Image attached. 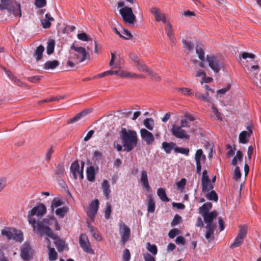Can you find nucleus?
Wrapping results in <instances>:
<instances>
[{
  "label": "nucleus",
  "instance_id": "21",
  "mask_svg": "<svg viewBox=\"0 0 261 261\" xmlns=\"http://www.w3.org/2000/svg\"><path fill=\"white\" fill-rule=\"evenodd\" d=\"M195 160L196 163L200 164H204L206 161V156L203 153L201 149H198L195 155Z\"/></svg>",
  "mask_w": 261,
  "mask_h": 261
},
{
  "label": "nucleus",
  "instance_id": "9",
  "mask_svg": "<svg viewBox=\"0 0 261 261\" xmlns=\"http://www.w3.org/2000/svg\"><path fill=\"white\" fill-rule=\"evenodd\" d=\"M171 132L172 135L177 138L188 139L190 138V135L183 129L182 127L176 124L172 125Z\"/></svg>",
  "mask_w": 261,
  "mask_h": 261
},
{
  "label": "nucleus",
  "instance_id": "39",
  "mask_svg": "<svg viewBox=\"0 0 261 261\" xmlns=\"http://www.w3.org/2000/svg\"><path fill=\"white\" fill-rule=\"evenodd\" d=\"M48 258L51 261H54L58 258V253L54 248L48 249Z\"/></svg>",
  "mask_w": 261,
  "mask_h": 261
},
{
  "label": "nucleus",
  "instance_id": "13",
  "mask_svg": "<svg viewBox=\"0 0 261 261\" xmlns=\"http://www.w3.org/2000/svg\"><path fill=\"white\" fill-rule=\"evenodd\" d=\"M99 201L98 199H95L91 201L89 204V210L87 212L88 216L91 221H93L96 214L98 210Z\"/></svg>",
  "mask_w": 261,
  "mask_h": 261
},
{
  "label": "nucleus",
  "instance_id": "35",
  "mask_svg": "<svg viewBox=\"0 0 261 261\" xmlns=\"http://www.w3.org/2000/svg\"><path fill=\"white\" fill-rule=\"evenodd\" d=\"M143 124L149 130H152L153 128L154 121L151 118H146L143 121Z\"/></svg>",
  "mask_w": 261,
  "mask_h": 261
},
{
  "label": "nucleus",
  "instance_id": "31",
  "mask_svg": "<svg viewBox=\"0 0 261 261\" xmlns=\"http://www.w3.org/2000/svg\"><path fill=\"white\" fill-rule=\"evenodd\" d=\"M147 211L148 213H152L155 211V202L153 198L150 196L148 197Z\"/></svg>",
  "mask_w": 261,
  "mask_h": 261
},
{
  "label": "nucleus",
  "instance_id": "2",
  "mask_svg": "<svg viewBox=\"0 0 261 261\" xmlns=\"http://www.w3.org/2000/svg\"><path fill=\"white\" fill-rule=\"evenodd\" d=\"M120 135L124 147V151L129 152L137 146L138 138L136 131L123 128Z\"/></svg>",
  "mask_w": 261,
  "mask_h": 261
},
{
  "label": "nucleus",
  "instance_id": "56",
  "mask_svg": "<svg viewBox=\"0 0 261 261\" xmlns=\"http://www.w3.org/2000/svg\"><path fill=\"white\" fill-rule=\"evenodd\" d=\"M241 177V173L239 166H237L234 172L233 178L237 180Z\"/></svg>",
  "mask_w": 261,
  "mask_h": 261
},
{
  "label": "nucleus",
  "instance_id": "25",
  "mask_svg": "<svg viewBox=\"0 0 261 261\" xmlns=\"http://www.w3.org/2000/svg\"><path fill=\"white\" fill-rule=\"evenodd\" d=\"M87 178L91 182H93L95 178V172L93 166H91L87 168Z\"/></svg>",
  "mask_w": 261,
  "mask_h": 261
},
{
  "label": "nucleus",
  "instance_id": "29",
  "mask_svg": "<svg viewBox=\"0 0 261 261\" xmlns=\"http://www.w3.org/2000/svg\"><path fill=\"white\" fill-rule=\"evenodd\" d=\"M59 65V62L57 60L47 61L44 64L43 68L45 69H54Z\"/></svg>",
  "mask_w": 261,
  "mask_h": 261
},
{
  "label": "nucleus",
  "instance_id": "41",
  "mask_svg": "<svg viewBox=\"0 0 261 261\" xmlns=\"http://www.w3.org/2000/svg\"><path fill=\"white\" fill-rule=\"evenodd\" d=\"M147 249L151 252L153 255H155L158 252L157 247L154 244H151L150 243L146 244Z\"/></svg>",
  "mask_w": 261,
  "mask_h": 261
},
{
  "label": "nucleus",
  "instance_id": "50",
  "mask_svg": "<svg viewBox=\"0 0 261 261\" xmlns=\"http://www.w3.org/2000/svg\"><path fill=\"white\" fill-rule=\"evenodd\" d=\"M178 90L185 95H192L193 94L191 90L187 88H178Z\"/></svg>",
  "mask_w": 261,
  "mask_h": 261
},
{
  "label": "nucleus",
  "instance_id": "17",
  "mask_svg": "<svg viewBox=\"0 0 261 261\" xmlns=\"http://www.w3.org/2000/svg\"><path fill=\"white\" fill-rule=\"evenodd\" d=\"M31 247L29 244L25 243L21 249L20 256L24 261H29L31 259L30 253Z\"/></svg>",
  "mask_w": 261,
  "mask_h": 261
},
{
  "label": "nucleus",
  "instance_id": "24",
  "mask_svg": "<svg viewBox=\"0 0 261 261\" xmlns=\"http://www.w3.org/2000/svg\"><path fill=\"white\" fill-rule=\"evenodd\" d=\"M216 227L214 224H206L205 226V238L209 239L214 238V232Z\"/></svg>",
  "mask_w": 261,
  "mask_h": 261
},
{
  "label": "nucleus",
  "instance_id": "44",
  "mask_svg": "<svg viewBox=\"0 0 261 261\" xmlns=\"http://www.w3.org/2000/svg\"><path fill=\"white\" fill-rule=\"evenodd\" d=\"M90 229V232L92 236L98 241L101 240V237L99 233L96 232L94 228L90 225L88 226Z\"/></svg>",
  "mask_w": 261,
  "mask_h": 261
},
{
  "label": "nucleus",
  "instance_id": "33",
  "mask_svg": "<svg viewBox=\"0 0 261 261\" xmlns=\"http://www.w3.org/2000/svg\"><path fill=\"white\" fill-rule=\"evenodd\" d=\"M202 191L203 192H208L213 190L214 186L211 181L201 182Z\"/></svg>",
  "mask_w": 261,
  "mask_h": 261
},
{
  "label": "nucleus",
  "instance_id": "12",
  "mask_svg": "<svg viewBox=\"0 0 261 261\" xmlns=\"http://www.w3.org/2000/svg\"><path fill=\"white\" fill-rule=\"evenodd\" d=\"M206 60L208 63L210 68L214 70V72L218 73L221 69V65L219 62L218 58L214 56H206Z\"/></svg>",
  "mask_w": 261,
  "mask_h": 261
},
{
  "label": "nucleus",
  "instance_id": "60",
  "mask_svg": "<svg viewBox=\"0 0 261 261\" xmlns=\"http://www.w3.org/2000/svg\"><path fill=\"white\" fill-rule=\"evenodd\" d=\"M179 232V231L176 229L174 228L171 229L168 233V236L171 239H173L178 234Z\"/></svg>",
  "mask_w": 261,
  "mask_h": 261
},
{
  "label": "nucleus",
  "instance_id": "26",
  "mask_svg": "<svg viewBox=\"0 0 261 261\" xmlns=\"http://www.w3.org/2000/svg\"><path fill=\"white\" fill-rule=\"evenodd\" d=\"M162 146L166 153L169 154L171 153L172 149L174 150V148H175L176 145L175 143L172 142L170 143L163 142L162 143Z\"/></svg>",
  "mask_w": 261,
  "mask_h": 261
},
{
  "label": "nucleus",
  "instance_id": "32",
  "mask_svg": "<svg viewBox=\"0 0 261 261\" xmlns=\"http://www.w3.org/2000/svg\"><path fill=\"white\" fill-rule=\"evenodd\" d=\"M157 194L158 196L162 200V201L164 202H168L169 201V199L167 196L164 189L162 188L158 189Z\"/></svg>",
  "mask_w": 261,
  "mask_h": 261
},
{
  "label": "nucleus",
  "instance_id": "55",
  "mask_svg": "<svg viewBox=\"0 0 261 261\" xmlns=\"http://www.w3.org/2000/svg\"><path fill=\"white\" fill-rule=\"evenodd\" d=\"M112 212V207L110 204H107L106 209L105 212V218L107 219H109Z\"/></svg>",
  "mask_w": 261,
  "mask_h": 261
},
{
  "label": "nucleus",
  "instance_id": "46",
  "mask_svg": "<svg viewBox=\"0 0 261 261\" xmlns=\"http://www.w3.org/2000/svg\"><path fill=\"white\" fill-rule=\"evenodd\" d=\"M77 37L79 40L83 41H88L91 40V38L88 36L86 33L84 32L78 34Z\"/></svg>",
  "mask_w": 261,
  "mask_h": 261
},
{
  "label": "nucleus",
  "instance_id": "5",
  "mask_svg": "<svg viewBox=\"0 0 261 261\" xmlns=\"http://www.w3.org/2000/svg\"><path fill=\"white\" fill-rule=\"evenodd\" d=\"M71 49L74 50L75 53H70V58L76 64L81 63L86 59L87 55L88 52L86 51V49L83 47H76L73 43L70 47Z\"/></svg>",
  "mask_w": 261,
  "mask_h": 261
},
{
  "label": "nucleus",
  "instance_id": "59",
  "mask_svg": "<svg viewBox=\"0 0 261 261\" xmlns=\"http://www.w3.org/2000/svg\"><path fill=\"white\" fill-rule=\"evenodd\" d=\"M208 95V93H206V96L204 95L203 94H202V93H201L200 92H196L195 93V96L197 97H198L199 98H201V99H202L205 101H210V98L207 97Z\"/></svg>",
  "mask_w": 261,
  "mask_h": 261
},
{
  "label": "nucleus",
  "instance_id": "52",
  "mask_svg": "<svg viewBox=\"0 0 261 261\" xmlns=\"http://www.w3.org/2000/svg\"><path fill=\"white\" fill-rule=\"evenodd\" d=\"M129 57L131 59V60L134 62V64H138V62L140 61V59L138 58V56L134 53H130L129 54Z\"/></svg>",
  "mask_w": 261,
  "mask_h": 261
},
{
  "label": "nucleus",
  "instance_id": "20",
  "mask_svg": "<svg viewBox=\"0 0 261 261\" xmlns=\"http://www.w3.org/2000/svg\"><path fill=\"white\" fill-rule=\"evenodd\" d=\"M140 181L144 188H145L147 191H149L150 190V188L148 182L147 172L145 170H143L141 172Z\"/></svg>",
  "mask_w": 261,
  "mask_h": 261
},
{
  "label": "nucleus",
  "instance_id": "64",
  "mask_svg": "<svg viewBox=\"0 0 261 261\" xmlns=\"http://www.w3.org/2000/svg\"><path fill=\"white\" fill-rule=\"evenodd\" d=\"M143 255L145 261H155V258L148 253H144Z\"/></svg>",
  "mask_w": 261,
  "mask_h": 261
},
{
  "label": "nucleus",
  "instance_id": "45",
  "mask_svg": "<svg viewBox=\"0 0 261 261\" xmlns=\"http://www.w3.org/2000/svg\"><path fill=\"white\" fill-rule=\"evenodd\" d=\"M187 182V179L182 178L179 181L176 183L177 188L180 191L182 192Z\"/></svg>",
  "mask_w": 261,
  "mask_h": 261
},
{
  "label": "nucleus",
  "instance_id": "38",
  "mask_svg": "<svg viewBox=\"0 0 261 261\" xmlns=\"http://www.w3.org/2000/svg\"><path fill=\"white\" fill-rule=\"evenodd\" d=\"M63 202L62 199L55 198H54L51 205V208L52 209V211H53L54 210V208L56 207H57L58 206H60L62 205H63Z\"/></svg>",
  "mask_w": 261,
  "mask_h": 261
},
{
  "label": "nucleus",
  "instance_id": "63",
  "mask_svg": "<svg viewBox=\"0 0 261 261\" xmlns=\"http://www.w3.org/2000/svg\"><path fill=\"white\" fill-rule=\"evenodd\" d=\"M82 118L81 114L80 113H78L76 114L74 117H73L72 118L69 119L67 121L68 124H71L73 123L78 120H79Z\"/></svg>",
  "mask_w": 261,
  "mask_h": 261
},
{
  "label": "nucleus",
  "instance_id": "47",
  "mask_svg": "<svg viewBox=\"0 0 261 261\" xmlns=\"http://www.w3.org/2000/svg\"><path fill=\"white\" fill-rule=\"evenodd\" d=\"M174 151L188 155L189 153V149L188 148L176 146L175 148H174Z\"/></svg>",
  "mask_w": 261,
  "mask_h": 261
},
{
  "label": "nucleus",
  "instance_id": "62",
  "mask_svg": "<svg viewBox=\"0 0 261 261\" xmlns=\"http://www.w3.org/2000/svg\"><path fill=\"white\" fill-rule=\"evenodd\" d=\"M182 43L184 45V46L187 49L189 50H192L193 49L194 46L192 44L191 42L187 40H182Z\"/></svg>",
  "mask_w": 261,
  "mask_h": 261
},
{
  "label": "nucleus",
  "instance_id": "28",
  "mask_svg": "<svg viewBox=\"0 0 261 261\" xmlns=\"http://www.w3.org/2000/svg\"><path fill=\"white\" fill-rule=\"evenodd\" d=\"M44 50V47L42 45H39L36 48L34 54V57L35 58L37 61H39L42 59Z\"/></svg>",
  "mask_w": 261,
  "mask_h": 261
},
{
  "label": "nucleus",
  "instance_id": "19",
  "mask_svg": "<svg viewBox=\"0 0 261 261\" xmlns=\"http://www.w3.org/2000/svg\"><path fill=\"white\" fill-rule=\"evenodd\" d=\"M218 214L217 211H213L210 213H207L204 215H202L204 221L206 224H213L212 222L215 218L217 217Z\"/></svg>",
  "mask_w": 261,
  "mask_h": 261
},
{
  "label": "nucleus",
  "instance_id": "54",
  "mask_svg": "<svg viewBox=\"0 0 261 261\" xmlns=\"http://www.w3.org/2000/svg\"><path fill=\"white\" fill-rule=\"evenodd\" d=\"M35 6L39 8H41L45 7L46 5V0H35Z\"/></svg>",
  "mask_w": 261,
  "mask_h": 261
},
{
  "label": "nucleus",
  "instance_id": "8",
  "mask_svg": "<svg viewBox=\"0 0 261 261\" xmlns=\"http://www.w3.org/2000/svg\"><path fill=\"white\" fill-rule=\"evenodd\" d=\"M119 233L121 242L123 244H125L130 237V229L124 223L122 222L119 225Z\"/></svg>",
  "mask_w": 261,
  "mask_h": 261
},
{
  "label": "nucleus",
  "instance_id": "43",
  "mask_svg": "<svg viewBox=\"0 0 261 261\" xmlns=\"http://www.w3.org/2000/svg\"><path fill=\"white\" fill-rule=\"evenodd\" d=\"M247 234V228L245 226H240V230L239 233L237 235V237L244 239Z\"/></svg>",
  "mask_w": 261,
  "mask_h": 261
},
{
  "label": "nucleus",
  "instance_id": "61",
  "mask_svg": "<svg viewBox=\"0 0 261 261\" xmlns=\"http://www.w3.org/2000/svg\"><path fill=\"white\" fill-rule=\"evenodd\" d=\"M122 34L124 35V36L123 35L122 38H123L126 40H128L132 37L131 33L126 29L123 30Z\"/></svg>",
  "mask_w": 261,
  "mask_h": 261
},
{
  "label": "nucleus",
  "instance_id": "6",
  "mask_svg": "<svg viewBox=\"0 0 261 261\" xmlns=\"http://www.w3.org/2000/svg\"><path fill=\"white\" fill-rule=\"evenodd\" d=\"M46 213V208L44 204L40 203L36 205L29 212L28 221L34 223L37 220L35 216L37 217V220H39Z\"/></svg>",
  "mask_w": 261,
  "mask_h": 261
},
{
  "label": "nucleus",
  "instance_id": "34",
  "mask_svg": "<svg viewBox=\"0 0 261 261\" xmlns=\"http://www.w3.org/2000/svg\"><path fill=\"white\" fill-rule=\"evenodd\" d=\"M206 198L210 200L217 202L218 200V196L216 192L213 190L209 191L206 195Z\"/></svg>",
  "mask_w": 261,
  "mask_h": 261
},
{
  "label": "nucleus",
  "instance_id": "37",
  "mask_svg": "<svg viewBox=\"0 0 261 261\" xmlns=\"http://www.w3.org/2000/svg\"><path fill=\"white\" fill-rule=\"evenodd\" d=\"M68 210V209L67 207H62L57 208L56 210L55 213L57 216L62 218L64 217L65 215L67 213Z\"/></svg>",
  "mask_w": 261,
  "mask_h": 261
},
{
  "label": "nucleus",
  "instance_id": "49",
  "mask_svg": "<svg viewBox=\"0 0 261 261\" xmlns=\"http://www.w3.org/2000/svg\"><path fill=\"white\" fill-rule=\"evenodd\" d=\"M213 113L216 115L217 119L222 120V116L220 112H219L218 109L214 106L213 105L212 107Z\"/></svg>",
  "mask_w": 261,
  "mask_h": 261
},
{
  "label": "nucleus",
  "instance_id": "15",
  "mask_svg": "<svg viewBox=\"0 0 261 261\" xmlns=\"http://www.w3.org/2000/svg\"><path fill=\"white\" fill-rule=\"evenodd\" d=\"M141 137L147 145L151 144L154 141L153 135L145 128L140 130Z\"/></svg>",
  "mask_w": 261,
  "mask_h": 261
},
{
  "label": "nucleus",
  "instance_id": "1",
  "mask_svg": "<svg viewBox=\"0 0 261 261\" xmlns=\"http://www.w3.org/2000/svg\"><path fill=\"white\" fill-rule=\"evenodd\" d=\"M29 223L32 225L34 231L41 237L46 236L50 237L54 236V232L50 228V226L52 225H55L56 230H60L61 229L57 220L53 217L45 218L42 220H36L34 223L32 222H29Z\"/></svg>",
  "mask_w": 261,
  "mask_h": 261
},
{
  "label": "nucleus",
  "instance_id": "40",
  "mask_svg": "<svg viewBox=\"0 0 261 261\" xmlns=\"http://www.w3.org/2000/svg\"><path fill=\"white\" fill-rule=\"evenodd\" d=\"M55 44V42L53 40H49L47 42L46 51L48 55H50L53 53L54 51Z\"/></svg>",
  "mask_w": 261,
  "mask_h": 261
},
{
  "label": "nucleus",
  "instance_id": "16",
  "mask_svg": "<svg viewBox=\"0 0 261 261\" xmlns=\"http://www.w3.org/2000/svg\"><path fill=\"white\" fill-rule=\"evenodd\" d=\"M150 12L154 15L156 21L166 22V17L164 13H162L159 8L152 7L150 9Z\"/></svg>",
  "mask_w": 261,
  "mask_h": 261
},
{
  "label": "nucleus",
  "instance_id": "30",
  "mask_svg": "<svg viewBox=\"0 0 261 261\" xmlns=\"http://www.w3.org/2000/svg\"><path fill=\"white\" fill-rule=\"evenodd\" d=\"M212 207V203L211 202H206L204 203L201 207L199 208V213L201 215H204L208 213L209 210Z\"/></svg>",
  "mask_w": 261,
  "mask_h": 261
},
{
  "label": "nucleus",
  "instance_id": "10",
  "mask_svg": "<svg viewBox=\"0 0 261 261\" xmlns=\"http://www.w3.org/2000/svg\"><path fill=\"white\" fill-rule=\"evenodd\" d=\"M196 53L198 55V58L201 61L198 62V64H197V63H198L197 60L194 59H191V61L195 64L194 67V69L195 70H197L198 69V66L201 67L202 68L204 67V61L205 59V54L202 48L198 45H197L196 47Z\"/></svg>",
  "mask_w": 261,
  "mask_h": 261
},
{
  "label": "nucleus",
  "instance_id": "4",
  "mask_svg": "<svg viewBox=\"0 0 261 261\" xmlns=\"http://www.w3.org/2000/svg\"><path fill=\"white\" fill-rule=\"evenodd\" d=\"M1 10H7L15 16H21L20 4L16 1L1 0Z\"/></svg>",
  "mask_w": 261,
  "mask_h": 261
},
{
  "label": "nucleus",
  "instance_id": "22",
  "mask_svg": "<svg viewBox=\"0 0 261 261\" xmlns=\"http://www.w3.org/2000/svg\"><path fill=\"white\" fill-rule=\"evenodd\" d=\"M54 18L51 16L49 13L45 15V18L41 20V25L44 29H48L51 26V21H54Z\"/></svg>",
  "mask_w": 261,
  "mask_h": 261
},
{
  "label": "nucleus",
  "instance_id": "57",
  "mask_svg": "<svg viewBox=\"0 0 261 261\" xmlns=\"http://www.w3.org/2000/svg\"><path fill=\"white\" fill-rule=\"evenodd\" d=\"M168 37H171L173 35V31L172 29V25L170 23L167 24L165 28Z\"/></svg>",
  "mask_w": 261,
  "mask_h": 261
},
{
  "label": "nucleus",
  "instance_id": "18",
  "mask_svg": "<svg viewBox=\"0 0 261 261\" xmlns=\"http://www.w3.org/2000/svg\"><path fill=\"white\" fill-rule=\"evenodd\" d=\"M53 236L50 237L49 238L54 240V244L59 252H62L65 246V242L63 240L61 239L60 237L55 233H53Z\"/></svg>",
  "mask_w": 261,
  "mask_h": 261
},
{
  "label": "nucleus",
  "instance_id": "14",
  "mask_svg": "<svg viewBox=\"0 0 261 261\" xmlns=\"http://www.w3.org/2000/svg\"><path fill=\"white\" fill-rule=\"evenodd\" d=\"M246 128L248 130V131H242L239 134V140L240 143H247L249 141L251 135L252 134V127L251 125H248L246 127Z\"/></svg>",
  "mask_w": 261,
  "mask_h": 261
},
{
  "label": "nucleus",
  "instance_id": "53",
  "mask_svg": "<svg viewBox=\"0 0 261 261\" xmlns=\"http://www.w3.org/2000/svg\"><path fill=\"white\" fill-rule=\"evenodd\" d=\"M181 220V217L177 214L175 215L172 222H171V226H174L177 225L178 223H180Z\"/></svg>",
  "mask_w": 261,
  "mask_h": 261
},
{
  "label": "nucleus",
  "instance_id": "36",
  "mask_svg": "<svg viewBox=\"0 0 261 261\" xmlns=\"http://www.w3.org/2000/svg\"><path fill=\"white\" fill-rule=\"evenodd\" d=\"M135 66L137 67L138 69L140 71L145 72L147 73H148V72L150 70V69L146 66V65L143 63V62L141 60H140L138 62V64H136Z\"/></svg>",
  "mask_w": 261,
  "mask_h": 261
},
{
  "label": "nucleus",
  "instance_id": "51",
  "mask_svg": "<svg viewBox=\"0 0 261 261\" xmlns=\"http://www.w3.org/2000/svg\"><path fill=\"white\" fill-rule=\"evenodd\" d=\"M130 258V254L128 249H125L123 252V261H129Z\"/></svg>",
  "mask_w": 261,
  "mask_h": 261
},
{
  "label": "nucleus",
  "instance_id": "23",
  "mask_svg": "<svg viewBox=\"0 0 261 261\" xmlns=\"http://www.w3.org/2000/svg\"><path fill=\"white\" fill-rule=\"evenodd\" d=\"M70 172L72 173L73 177L75 179L77 178V174L80 175V165L77 161H74L70 166Z\"/></svg>",
  "mask_w": 261,
  "mask_h": 261
},
{
  "label": "nucleus",
  "instance_id": "48",
  "mask_svg": "<svg viewBox=\"0 0 261 261\" xmlns=\"http://www.w3.org/2000/svg\"><path fill=\"white\" fill-rule=\"evenodd\" d=\"M147 74L150 75L151 79L154 81L159 82L161 80V77L160 76L150 70Z\"/></svg>",
  "mask_w": 261,
  "mask_h": 261
},
{
  "label": "nucleus",
  "instance_id": "11",
  "mask_svg": "<svg viewBox=\"0 0 261 261\" xmlns=\"http://www.w3.org/2000/svg\"><path fill=\"white\" fill-rule=\"evenodd\" d=\"M79 243L83 250L87 253L92 254L94 253L93 250L91 248L88 237L86 234H82L79 239Z\"/></svg>",
  "mask_w": 261,
  "mask_h": 261
},
{
  "label": "nucleus",
  "instance_id": "42",
  "mask_svg": "<svg viewBox=\"0 0 261 261\" xmlns=\"http://www.w3.org/2000/svg\"><path fill=\"white\" fill-rule=\"evenodd\" d=\"M243 242L244 239L237 236L233 242L230 245V247L231 248L238 247L242 244Z\"/></svg>",
  "mask_w": 261,
  "mask_h": 261
},
{
  "label": "nucleus",
  "instance_id": "27",
  "mask_svg": "<svg viewBox=\"0 0 261 261\" xmlns=\"http://www.w3.org/2000/svg\"><path fill=\"white\" fill-rule=\"evenodd\" d=\"M101 189L105 196L108 199L111 193V190L110 189V185L107 180L105 179L102 181L101 184Z\"/></svg>",
  "mask_w": 261,
  "mask_h": 261
},
{
  "label": "nucleus",
  "instance_id": "3",
  "mask_svg": "<svg viewBox=\"0 0 261 261\" xmlns=\"http://www.w3.org/2000/svg\"><path fill=\"white\" fill-rule=\"evenodd\" d=\"M124 5L125 3L123 1L117 3L118 8L123 7L119 10V13L124 22L134 24L136 19V16L134 14L131 8Z\"/></svg>",
  "mask_w": 261,
  "mask_h": 261
},
{
  "label": "nucleus",
  "instance_id": "7",
  "mask_svg": "<svg viewBox=\"0 0 261 261\" xmlns=\"http://www.w3.org/2000/svg\"><path fill=\"white\" fill-rule=\"evenodd\" d=\"M1 234L6 237L8 240L12 239L16 242H21L23 239V233L12 227H5L1 230Z\"/></svg>",
  "mask_w": 261,
  "mask_h": 261
},
{
  "label": "nucleus",
  "instance_id": "58",
  "mask_svg": "<svg viewBox=\"0 0 261 261\" xmlns=\"http://www.w3.org/2000/svg\"><path fill=\"white\" fill-rule=\"evenodd\" d=\"M64 171V166L62 164L58 165V166L57 167V169L56 171V174L57 175L60 176V175H62L63 174Z\"/></svg>",
  "mask_w": 261,
  "mask_h": 261
}]
</instances>
